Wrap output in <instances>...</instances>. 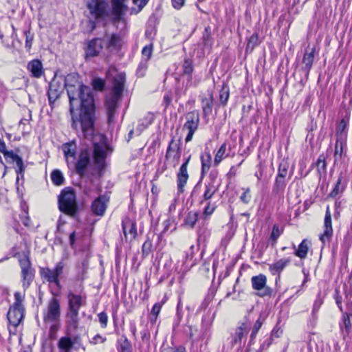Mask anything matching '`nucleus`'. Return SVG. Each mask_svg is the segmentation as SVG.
Instances as JSON below:
<instances>
[{"instance_id": "1", "label": "nucleus", "mask_w": 352, "mask_h": 352, "mask_svg": "<svg viewBox=\"0 0 352 352\" xmlns=\"http://www.w3.org/2000/svg\"><path fill=\"white\" fill-rule=\"evenodd\" d=\"M65 87L69 99V111L72 114V126L76 131H81L83 138L93 146V157L96 170L100 175L106 166V158L112 152L106 137L95 133L94 96L90 88L80 81L77 74L64 76Z\"/></svg>"}, {"instance_id": "2", "label": "nucleus", "mask_w": 352, "mask_h": 352, "mask_svg": "<svg viewBox=\"0 0 352 352\" xmlns=\"http://www.w3.org/2000/svg\"><path fill=\"white\" fill-rule=\"evenodd\" d=\"M107 78L112 76L113 85L111 91L106 95L104 107L107 111L108 122H113L115 115L119 107L122 98V93L125 83V74L118 73L114 67H110L107 72Z\"/></svg>"}, {"instance_id": "3", "label": "nucleus", "mask_w": 352, "mask_h": 352, "mask_svg": "<svg viewBox=\"0 0 352 352\" xmlns=\"http://www.w3.org/2000/svg\"><path fill=\"white\" fill-rule=\"evenodd\" d=\"M19 262L21 268L22 286L23 292H16L14 293V302L12 306L24 308L23 302L25 296V291L30 287L34 278V270L31 266L30 258L27 254H23L19 258Z\"/></svg>"}, {"instance_id": "4", "label": "nucleus", "mask_w": 352, "mask_h": 352, "mask_svg": "<svg viewBox=\"0 0 352 352\" xmlns=\"http://www.w3.org/2000/svg\"><path fill=\"white\" fill-rule=\"evenodd\" d=\"M58 208L65 214L74 217L78 212L75 192L72 188L63 189L58 196Z\"/></svg>"}, {"instance_id": "5", "label": "nucleus", "mask_w": 352, "mask_h": 352, "mask_svg": "<svg viewBox=\"0 0 352 352\" xmlns=\"http://www.w3.org/2000/svg\"><path fill=\"white\" fill-rule=\"evenodd\" d=\"M88 18L92 24L108 16L109 5L106 0H87Z\"/></svg>"}, {"instance_id": "6", "label": "nucleus", "mask_w": 352, "mask_h": 352, "mask_svg": "<svg viewBox=\"0 0 352 352\" xmlns=\"http://www.w3.org/2000/svg\"><path fill=\"white\" fill-rule=\"evenodd\" d=\"M212 322L213 316H204L202 318L201 330H198L197 327L193 326H188L184 332L192 342L203 340L210 337Z\"/></svg>"}, {"instance_id": "7", "label": "nucleus", "mask_w": 352, "mask_h": 352, "mask_svg": "<svg viewBox=\"0 0 352 352\" xmlns=\"http://www.w3.org/2000/svg\"><path fill=\"white\" fill-rule=\"evenodd\" d=\"M67 263L63 261L58 262L54 269L44 267L41 269L40 274L42 278L50 283H54L58 288H60V276L64 273Z\"/></svg>"}, {"instance_id": "8", "label": "nucleus", "mask_w": 352, "mask_h": 352, "mask_svg": "<svg viewBox=\"0 0 352 352\" xmlns=\"http://www.w3.org/2000/svg\"><path fill=\"white\" fill-rule=\"evenodd\" d=\"M64 81L63 76L55 74L49 85L47 96L50 105L52 107L54 102L60 98L65 88Z\"/></svg>"}, {"instance_id": "9", "label": "nucleus", "mask_w": 352, "mask_h": 352, "mask_svg": "<svg viewBox=\"0 0 352 352\" xmlns=\"http://www.w3.org/2000/svg\"><path fill=\"white\" fill-rule=\"evenodd\" d=\"M186 122L184 124L183 130H187L188 134L186 137V142L192 140L195 132L197 130L199 124V113L197 111H192L185 115Z\"/></svg>"}, {"instance_id": "10", "label": "nucleus", "mask_w": 352, "mask_h": 352, "mask_svg": "<svg viewBox=\"0 0 352 352\" xmlns=\"http://www.w3.org/2000/svg\"><path fill=\"white\" fill-rule=\"evenodd\" d=\"M25 308L10 306L7 314V318L10 324V333H16V327L19 325L24 318Z\"/></svg>"}, {"instance_id": "11", "label": "nucleus", "mask_w": 352, "mask_h": 352, "mask_svg": "<svg viewBox=\"0 0 352 352\" xmlns=\"http://www.w3.org/2000/svg\"><path fill=\"white\" fill-rule=\"evenodd\" d=\"M252 288L258 291L257 295L261 297L270 296L272 289L266 285L267 277L263 274L252 276L251 278Z\"/></svg>"}, {"instance_id": "12", "label": "nucleus", "mask_w": 352, "mask_h": 352, "mask_svg": "<svg viewBox=\"0 0 352 352\" xmlns=\"http://www.w3.org/2000/svg\"><path fill=\"white\" fill-rule=\"evenodd\" d=\"M60 316V303L57 298H52L48 303L46 311L44 313L45 322H56L59 320Z\"/></svg>"}, {"instance_id": "13", "label": "nucleus", "mask_w": 352, "mask_h": 352, "mask_svg": "<svg viewBox=\"0 0 352 352\" xmlns=\"http://www.w3.org/2000/svg\"><path fill=\"white\" fill-rule=\"evenodd\" d=\"M250 325L248 323L243 322L235 329L234 334H232L229 344L231 348L241 346V343L245 336L248 333Z\"/></svg>"}, {"instance_id": "14", "label": "nucleus", "mask_w": 352, "mask_h": 352, "mask_svg": "<svg viewBox=\"0 0 352 352\" xmlns=\"http://www.w3.org/2000/svg\"><path fill=\"white\" fill-rule=\"evenodd\" d=\"M180 143L177 142L173 138L169 144L166 153V160H170L173 167H176L180 161L181 157Z\"/></svg>"}, {"instance_id": "15", "label": "nucleus", "mask_w": 352, "mask_h": 352, "mask_svg": "<svg viewBox=\"0 0 352 352\" xmlns=\"http://www.w3.org/2000/svg\"><path fill=\"white\" fill-rule=\"evenodd\" d=\"M87 298L85 293L76 294L69 291L67 294L68 309L79 311L81 307L87 305Z\"/></svg>"}, {"instance_id": "16", "label": "nucleus", "mask_w": 352, "mask_h": 352, "mask_svg": "<svg viewBox=\"0 0 352 352\" xmlns=\"http://www.w3.org/2000/svg\"><path fill=\"white\" fill-rule=\"evenodd\" d=\"M333 236V228L331 215L329 207L327 206L324 220L323 232L320 235L319 238L323 245L329 243Z\"/></svg>"}, {"instance_id": "17", "label": "nucleus", "mask_w": 352, "mask_h": 352, "mask_svg": "<svg viewBox=\"0 0 352 352\" xmlns=\"http://www.w3.org/2000/svg\"><path fill=\"white\" fill-rule=\"evenodd\" d=\"M102 41L107 50L111 53L118 52L124 43L122 38L117 34H106Z\"/></svg>"}, {"instance_id": "18", "label": "nucleus", "mask_w": 352, "mask_h": 352, "mask_svg": "<svg viewBox=\"0 0 352 352\" xmlns=\"http://www.w3.org/2000/svg\"><path fill=\"white\" fill-rule=\"evenodd\" d=\"M89 164L90 153L87 149L85 148L80 151L78 158L77 160H75V164L73 166H75L77 174L80 176H83Z\"/></svg>"}, {"instance_id": "19", "label": "nucleus", "mask_w": 352, "mask_h": 352, "mask_svg": "<svg viewBox=\"0 0 352 352\" xmlns=\"http://www.w3.org/2000/svg\"><path fill=\"white\" fill-rule=\"evenodd\" d=\"M316 48L315 47H310L308 46L304 53L302 63V66L301 70L305 74L306 80L309 78V72L312 67L313 63L315 58Z\"/></svg>"}, {"instance_id": "20", "label": "nucleus", "mask_w": 352, "mask_h": 352, "mask_svg": "<svg viewBox=\"0 0 352 352\" xmlns=\"http://www.w3.org/2000/svg\"><path fill=\"white\" fill-rule=\"evenodd\" d=\"M191 155H189L184 160V162L179 168V172L177 175V189L179 192H184V188L188 179V173L187 167L190 160Z\"/></svg>"}, {"instance_id": "21", "label": "nucleus", "mask_w": 352, "mask_h": 352, "mask_svg": "<svg viewBox=\"0 0 352 352\" xmlns=\"http://www.w3.org/2000/svg\"><path fill=\"white\" fill-rule=\"evenodd\" d=\"M77 145L75 141H71L62 145V150L68 166H73L76 160Z\"/></svg>"}, {"instance_id": "22", "label": "nucleus", "mask_w": 352, "mask_h": 352, "mask_svg": "<svg viewBox=\"0 0 352 352\" xmlns=\"http://www.w3.org/2000/svg\"><path fill=\"white\" fill-rule=\"evenodd\" d=\"M109 197L106 195H100L95 199L91 204L93 213L98 216H103L109 202Z\"/></svg>"}, {"instance_id": "23", "label": "nucleus", "mask_w": 352, "mask_h": 352, "mask_svg": "<svg viewBox=\"0 0 352 352\" xmlns=\"http://www.w3.org/2000/svg\"><path fill=\"white\" fill-rule=\"evenodd\" d=\"M123 233L126 240L133 241L137 236L136 223L129 217L122 221Z\"/></svg>"}, {"instance_id": "24", "label": "nucleus", "mask_w": 352, "mask_h": 352, "mask_svg": "<svg viewBox=\"0 0 352 352\" xmlns=\"http://www.w3.org/2000/svg\"><path fill=\"white\" fill-rule=\"evenodd\" d=\"M104 42L102 38H96L89 41L86 48V56L94 57L99 54L103 48Z\"/></svg>"}, {"instance_id": "25", "label": "nucleus", "mask_w": 352, "mask_h": 352, "mask_svg": "<svg viewBox=\"0 0 352 352\" xmlns=\"http://www.w3.org/2000/svg\"><path fill=\"white\" fill-rule=\"evenodd\" d=\"M291 263L290 258H283L269 265V271L274 276L280 278L281 272Z\"/></svg>"}, {"instance_id": "26", "label": "nucleus", "mask_w": 352, "mask_h": 352, "mask_svg": "<svg viewBox=\"0 0 352 352\" xmlns=\"http://www.w3.org/2000/svg\"><path fill=\"white\" fill-rule=\"evenodd\" d=\"M214 177L210 176V181L204 185V194L200 199V204H204L205 201H210L214 195L218 190V186L214 185Z\"/></svg>"}, {"instance_id": "27", "label": "nucleus", "mask_w": 352, "mask_h": 352, "mask_svg": "<svg viewBox=\"0 0 352 352\" xmlns=\"http://www.w3.org/2000/svg\"><path fill=\"white\" fill-rule=\"evenodd\" d=\"M126 0H111L112 13L115 20L119 21L126 14L128 8Z\"/></svg>"}, {"instance_id": "28", "label": "nucleus", "mask_w": 352, "mask_h": 352, "mask_svg": "<svg viewBox=\"0 0 352 352\" xmlns=\"http://www.w3.org/2000/svg\"><path fill=\"white\" fill-rule=\"evenodd\" d=\"M27 69L31 74V76L36 78H39L45 74L42 62L38 59H34L28 63Z\"/></svg>"}, {"instance_id": "29", "label": "nucleus", "mask_w": 352, "mask_h": 352, "mask_svg": "<svg viewBox=\"0 0 352 352\" xmlns=\"http://www.w3.org/2000/svg\"><path fill=\"white\" fill-rule=\"evenodd\" d=\"M214 43V39L212 37L211 28L208 25L205 28L202 34L201 43L203 50L210 52Z\"/></svg>"}, {"instance_id": "30", "label": "nucleus", "mask_w": 352, "mask_h": 352, "mask_svg": "<svg viewBox=\"0 0 352 352\" xmlns=\"http://www.w3.org/2000/svg\"><path fill=\"white\" fill-rule=\"evenodd\" d=\"M349 122V116L346 115L339 122L336 128V138H342L347 140L348 126Z\"/></svg>"}, {"instance_id": "31", "label": "nucleus", "mask_w": 352, "mask_h": 352, "mask_svg": "<svg viewBox=\"0 0 352 352\" xmlns=\"http://www.w3.org/2000/svg\"><path fill=\"white\" fill-rule=\"evenodd\" d=\"M309 241L307 239H303L298 248L294 244L293 249L294 250V255L301 259L305 258L309 251Z\"/></svg>"}, {"instance_id": "32", "label": "nucleus", "mask_w": 352, "mask_h": 352, "mask_svg": "<svg viewBox=\"0 0 352 352\" xmlns=\"http://www.w3.org/2000/svg\"><path fill=\"white\" fill-rule=\"evenodd\" d=\"M6 158H10L12 162L16 163L17 167L16 172L18 175H22L23 174L25 166H24L22 158L19 155L14 153L12 151H10L8 153L6 154Z\"/></svg>"}, {"instance_id": "33", "label": "nucleus", "mask_w": 352, "mask_h": 352, "mask_svg": "<svg viewBox=\"0 0 352 352\" xmlns=\"http://www.w3.org/2000/svg\"><path fill=\"white\" fill-rule=\"evenodd\" d=\"M79 311L67 309L66 317L67 318V324L68 328L72 330H76L78 326Z\"/></svg>"}, {"instance_id": "34", "label": "nucleus", "mask_w": 352, "mask_h": 352, "mask_svg": "<svg viewBox=\"0 0 352 352\" xmlns=\"http://www.w3.org/2000/svg\"><path fill=\"white\" fill-rule=\"evenodd\" d=\"M212 102L213 96L212 94H210L208 98H201V109L203 111V117L206 118L212 114Z\"/></svg>"}, {"instance_id": "35", "label": "nucleus", "mask_w": 352, "mask_h": 352, "mask_svg": "<svg viewBox=\"0 0 352 352\" xmlns=\"http://www.w3.org/2000/svg\"><path fill=\"white\" fill-rule=\"evenodd\" d=\"M154 120V116L152 113H147L144 118L138 121V124L136 128V133L140 135L145 129H146Z\"/></svg>"}, {"instance_id": "36", "label": "nucleus", "mask_w": 352, "mask_h": 352, "mask_svg": "<svg viewBox=\"0 0 352 352\" xmlns=\"http://www.w3.org/2000/svg\"><path fill=\"white\" fill-rule=\"evenodd\" d=\"M347 140L342 138H336L334 150V158L335 160H338L342 158L344 149L346 147Z\"/></svg>"}, {"instance_id": "37", "label": "nucleus", "mask_w": 352, "mask_h": 352, "mask_svg": "<svg viewBox=\"0 0 352 352\" xmlns=\"http://www.w3.org/2000/svg\"><path fill=\"white\" fill-rule=\"evenodd\" d=\"M118 352H132V345L125 336H122L117 341Z\"/></svg>"}, {"instance_id": "38", "label": "nucleus", "mask_w": 352, "mask_h": 352, "mask_svg": "<svg viewBox=\"0 0 352 352\" xmlns=\"http://www.w3.org/2000/svg\"><path fill=\"white\" fill-rule=\"evenodd\" d=\"M212 157L209 151L204 153L201 155V175H205L211 166Z\"/></svg>"}, {"instance_id": "39", "label": "nucleus", "mask_w": 352, "mask_h": 352, "mask_svg": "<svg viewBox=\"0 0 352 352\" xmlns=\"http://www.w3.org/2000/svg\"><path fill=\"white\" fill-rule=\"evenodd\" d=\"M74 342L69 337H61L58 342V348L63 352H69L73 347Z\"/></svg>"}, {"instance_id": "40", "label": "nucleus", "mask_w": 352, "mask_h": 352, "mask_svg": "<svg viewBox=\"0 0 352 352\" xmlns=\"http://www.w3.org/2000/svg\"><path fill=\"white\" fill-rule=\"evenodd\" d=\"M226 151L227 144L224 142L221 145L220 148H219L215 155L214 160V165L215 166H217L224 158L228 156V153H227Z\"/></svg>"}, {"instance_id": "41", "label": "nucleus", "mask_w": 352, "mask_h": 352, "mask_svg": "<svg viewBox=\"0 0 352 352\" xmlns=\"http://www.w3.org/2000/svg\"><path fill=\"white\" fill-rule=\"evenodd\" d=\"M230 96V90L228 86L223 84L219 91V100L221 105L225 106Z\"/></svg>"}, {"instance_id": "42", "label": "nucleus", "mask_w": 352, "mask_h": 352, "mask_svg": "<svg viewBox=\"0 0 352 352\" xmlns=\"http://www.w3.org/2000/svg\"><path fill=\"white\" fill-rule=\"evenodd\" d=\"M51 179L54 184L60 186L64 183V177L62 173L58 170H54L51 174Z\"/></svg>"}, {"instance_id": "43", "label": "nucleus", "mask_w": 352, "mask_h": 352, "mask_svg": "<svg viewBox=\"0 0 352 352\" xmlns=\"http://www.w3.org/2000/svg\"><path fill=\"white\" fill-rule=\"evenodd\" d=\"M260 39L257 33H254L249 38L246 47V51L253 50L260 43Z\"/></svg>"}, {"instance_id": "44", "label": "nucleus", "mask_w": 352, "mask_h": 352, "mask_svg": "<svg viewBox=\"0 0 352 352\" xmlns=\"http://www.w3.org/2000/svg\"><path fill=\"white\" fill-rule=\"evenodd\" d=\"M23 33L25 36V47L27 52H30L32 48L34 36V34L31 32L30 28H29L27 30H25Z\"/></svg>"}, {"instance_id": "45", "label": "nucleus", "mask_w": 352, "mask_h": 352, "mask_svg": "<svg viewBox=\"0 0 352 352\" xmlns=\"http://www.w3.org/2000/svg\"><path fill=\"white\" fill-rule=\"evenodd\" d=\"M352 245V223L351 224V230L348 231L346 235L344 236L342 248L345 250L348 251Z\"/></svg>"}, {"instance_id": "46", "label": "nucleus", "mask_w": 352, "mask_h": 352, "mask_svg": "<svg viewBox=\"0 0 352 352\" xmlns=\"http://www.w3.org/2000/svg\"><path fill=\"white\" fill-rule=\"evenodd\" d=\"M342 181V176L340 175L333 189L329 194V195L331 197H336L337 195H338L340 192H342L344 190V185L341 184Z\"/></svg>"}, {"instance_id": "47", "label": "nucleus", "mask_w": 352, "mask_h": 352, "mask_svg": "<svg viewBox=\"0 0 352 352\" xmlns=\"http://www.w3.org/2000/svg\"><path fill=\"white\" fill-rule=\"evenodd\" d=\"M289 164L287 162L283 160L278 166L277 177L285 179L288 173Z\"/></svg>"}, {"instance_id": "48", "label": "nucleus", "mask_w": 352, "mask_h": 352, "mask_svg": "<svg viewBox=\"0 0 352 352\" xmlns=\"http://www.w3.org/2000/svg\"><path fill=\"white\" fill-rule=\"evenodd\" d=\"M152 241L147 236L146 240L144 241L142 246V254L143 258H146L152 252Z\"/></svg>"}, {"instance_id": "49", "label": "nucleus", "mask_w": 352, "mask_h": 352, "mask_svg": "<svg viewBox=\"0 0 352 352\" xmlns=\"http://www.w3.org/2000/svg\"><path fill=\"white\" fill-rule=\"evenodd\" d=\"M197 213L196 212L190 211L188 212V215L186 217L185 223L192 228L197 221Z\"/></svg>"}, {"instance_id": "50", "label": "nucleus", "mask_w": 352, "mask_h": 352, "mask_svg": "<svg viewBox=\"0 0 352 352\" xmlns=\"http://www.w3.org/2000/svg\"><path fill=\"white\" fill-rule=\"evenodd\" d=\"M91 85L94 90L102 91L104 89L105 82L102 78H96L92 80Z\"/></svg>"}, {"instance_id": "51", "label": "nucleus", "mask_w": 352, "mask_h": 352, "mask_svg": "<svg viewBox=\"0 0 352 352\" xmlns=\"http://www.w3.org/2000/svg\"><path fill=\"white\" fill-rule=\"evenodd\" d=\"M286 186L285 179L277 177H276L274 190L278 192L280 190H283Z\"/></svg>"}, {"instance_id": "52", "label": "nucleus", "mask_w": 352, "mask_h": 352, "mask_svg": "<svg viewBox=\"0 0 352 352\" xmlns=\"http://www.w3.org/2000/svg\"><path fill=\"white\" fill-rule=\"evenodd\" d=\"M351 316H352L351 314H349L347 312H346V313L342 312V325H344L346 333H349L351 329V324L350 317Z\"/></svg>"}, {"instance_id": "53", "label": "nucleus", "mask_w": 352, "mask_h": 352, "mask_svg": "<svg viewBox=\"0 0 352 352\" xmlns=\"http://www.w3.org/2000/svg\"><path fill=\"white\" fill-rule=\"evenodd\" d=\"M326 161L325 157L324 155H320L317 162H316V167L318 171L321 174L322 173H324L326 170Z\"/></svg>"}, {"instance_id": "54", "label": "nucleus", "mask_w": 352, "mask_h": 352, "mask_svg": "<svg viewBox=\"0 0 352 352\" xmlns=\"http://www.w3.org/2000/svg\"><path fill=\"white\" fill-rule=\"evenodd\" d=\"M283 232V228H280L278 225H274L272 231L270 235V239L274 242H276L278 238L280 236Z\"/></svg>"}, {"instance_id": "55", "label": "nucleus", "mask_w": 352, "mask_h": 352, "mask_svg": "<svg viewBox=\"0 0 352 352\" xmlns=\"http://www.w3.org/2000/svg\"><path fill=\"white\" fill-rule=\"evenodd\" d=\"M204 204H206L204 209V214L205 216L211 215L216 208V204L212 203L211 201H205Z\"/></svg>"}, {"instance_id": "56", "label": "nucleus", "mask_w": 352, "mask_h": 352, "mask_svg": "<svg viewBox=\"0 0 352 352\" xmlns=\"http://www.w3.org/2000/svg\"><path fill=\"white\" fill-rule=\"evenodd\" d=\"M153 44L147 45L143 47L142 54L144 59L148 60L151 58L153 53Z\"/></svg>"}, {"instance_id": "57", "label": "nucleus", "mask_w": 352, "mask_h": 352, "mask_svg": "<svg viewBox=\"0 0 352 352\" xmlns=\"http://www.w3.org/2000/svg\"><path fill=\"white\" fill-rule=\"evenodd\" d=\"M322 303H323V299L320 296V293H319L318 294V296L314 301V305H313L312 315L314 316H316V313L318 311V310L320 308Z\"/></svg>"}, {"instance_id": "58", "label": "nucleus", "mask_w": 352, "mask_h": 352, "mask_svg": "<svg viewBox=\"0 0 352 352\" xmlns=\"http://www.w3.org/2000/svg\"><path fill=\"white\" fill-rule=\"evenodd\" d=\"M262 324H263V321L261 320L260 318H258L255 322V323H254V324L253 326L252 330L251 335H250V341L251 342L255 338L258 331H259V329L262 327Z\"/></svg>"}, {"instance_id": "59", "label": "nucleus", "mask_w": 352, "mask_h": 352, "mask_svg": "<svg viewBox=\"0 0 352 352\" xmlns=\"http://www.w3.org/2000/svg\"><path fill=\"white\" fill-rule=\"evenodd\" d=\"M182 306V303H181V300L179 299V302L177 303V320L175 322V323L173 324V331H177V329H178V327H179V322H180V320L182 318V314L180 311V307Z\"/></svg>"}, {"instance_id": "60", "label": "nucleus", "mask_w": 352, "mask_h": 352, "mask_svg": "<svg viewBox=\"0 0 352 352\" xmlns=\"http://www.w3.org/2000/svg\"><path fill=\"white\" fill-rule=\"evenodd\" d=\"M98 320L100 323V326L102 328L104 329L107 326L108 323V316L107 314L104 312H100L98 314Z\"/></svg>"}, {"instance_id": "61", "label": "nucleus", "mask_w": 352, "mask_h": 352, "mask_svg": "<svg viewBox=\"0 0 352 352\" xmlns=\"http://www.w3.org/2000/svg\"><path fill=\"white\" fill-rule=\"evenodd\" d=\"M148 61L145 59H142L141 62L139 64V66L137 69V74L142 76L144 75V72L146 71L147 66H148Z\"/></svg>"}, {"instance_id": "62", "label": "nucleus", "mask_w": 352, "mask_h": 352, "mask_svg": "<svg viewBox=\"0 0 352 352\" xmlns=\"http://www.w3.org/2000/svg\"><path fill=\"white\" fill-rule=\"evenodd\" d=\"M193 67L192 61L190 60H185L183 64V72L186 74H190L192 72Z\"/></svg>"}, {"instance_id": "63", "label": "nucleus", "mask_w": 352, "mask_h": 352, "mask_svg": "<svg viewBox=\"0 0 352 352\" xmlns=\"http://www.w3.org/2000/svg\"><path fill=\"white\" fill-rule=\"evenodd\" d=\"M244 192L240 197L241 201L244 204H248L251 199V195L250 194V190L249 188H243Z\"/></svg>"}, {"instance_id": "64", "label": "nucleus", "mask_w": 352, "mask_h": 352, "mask_svg": "<svg viewBox=\"0 0 352 352\" xmlns=\"http://www.w3.org/2000/svg\"><path fill=\"white\" fill-rule=\"evenodd\" d=\"M162 352H186V349L183 346L177 347H169L164 349Z\"/></svg>"}]
</instances>
